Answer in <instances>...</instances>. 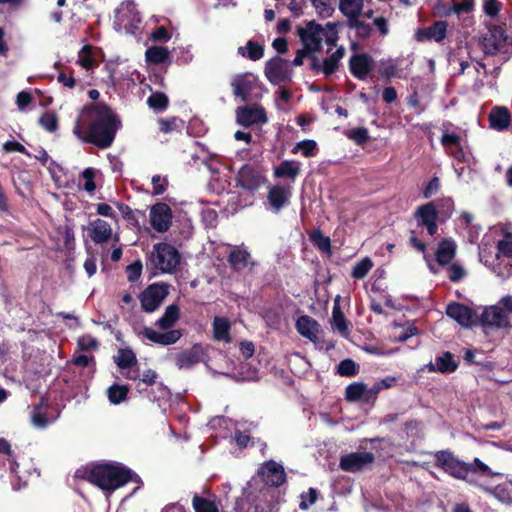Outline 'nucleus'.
Masks as SVG:
<instances>
[{"instance_id":"obj_10","label":"nucleus","mask_w":512,"mask_h":512,"mask_svg":"<svg viewBox=\"0 0 512 512\" xmlns=\"http://www.w3.org/2000/svg\"><path fill=\"white\" fill-rule=\"evenodd\" d=\"M236 122L244 127L264 125L268 122V116L261 105H245L237 108Z\"/></svg>"},{"instance_id":"obj_53","label":"nucleus","mask_w":512,"mask_h":512,"mask_svg":"<svg viewBox=\"0 0 512 512\" xmlns=\"http://www.w3.org/2000/svg\"><path fill=\"white\" fill-rule=\"evenodd\" d=\"M312 4L321 17H329L332 15L334 8L332 7V0H311Z\"/></svg>"},{"instance_id":"obj_40","label":"nucleus","mask_w":512,"mask_h":512,"mask_svg":"<svg viewBox=\"0 0 512 512\" xmlns=\"http://www.w3.org/2000/svg\"><path fill=\"white\" fill-rule=\"evenodd\" d=\"M115 362L120 369L124 370L135 366L137 357L130 348H122L119 349Z\"/></svg>"},{"instance_id":"obj_57","label":"nucleus","mask_w":512,"mask_h":512,"mask_svg":"<svg viewBox=\"0 0 512 512\" xmlns=\"http://www.w3.org/2000/svg\"><path fill=\"white\" fill-rule=\"evenodd\" d=\"M158 378V374L153 369H147L143 372L141 375V378L139 379V382L137 383L136 387L139 392H142L143 389L141 388V384H145L147 386H152L156 383Z\"/></svg>"},{"instance_id":"obj_6","label":"nucleus","mask_w":512,"mask_h":512,"mask_svg":"<svg viewBox=\"0 0 512 512\" xmlns=\"http://www.w3.org/2000/svg\"><path fill=\"white\" fill-rule=\"evenodd\" d=\"M492 271L501 279L512 275V235L507 234L498 242L495 259L490 264Z\"/></svg>"},{"instance_id":"obj_54","label":"nucleus","mask_w":512,"mask_h":512,"mask_svg":"<svg viewBox=\"0 0 512 512\" xmlns=\"http://www.w3.org/2000/svg\"><path fill=\"white\" fill-rule=\"evenodd\" d=\"M245 49L247 50V56L251 60L256 61V60H259L260 58H262V56H263L262 46H260L257 43H254L253 41H248ZM239 53H241L242 55H245L243 47L239 48Z\"/></svg>"},{"instance_id":"obj_4","label":"nucleus","mask_w":512,"mask_h":512,"mask_svg":"<svg viewBox=\"0 0 512 512\" xmlns=\"http://www.w3.org/2000/svg\"><path fill=\"white\" fill-rule=\"evenodd\" d=\"M141 18L133 3H122L115 12L114 28L120 34L135 35L140 29Z\"/></svg>"},{"instance_id":"obj_22","label":"nucleus","mask_w":512,"mask_h":512,"mask_svg":"<svg viewBox=\"0 0 512 512\" xmlns=\"http://www.w3.org/2000/svg\"><path fill=\"white\" fill-rule=\"evenodd\" d=\"M142 335L155 344L168 346L175 344L182 337V332L179 329L158 332L150 327H145L142 330Z\"/></svg>"},{"instance_id":"obj_14","label":"nucleus","mask_w":512,"mask_h":512,"mask_svg":"<svg viewBox=\"0 0 512 512\" xmlns=\"http://www.w3.org/2000/svg\"><path fill=\"white\" fill-rule=\"evenodd\" d=\"M291 73V63L285 59L274 57L266 63L265 75L273 84H279L289 80Z\"/></svg>"},{"instance_id":"obj_2","label":"nucleus","mask_w":512,"mask_h":512,"mask_svg":"<svg viewBox=\"0 0 512 512\" xmlns=\"http://www.w3.org/2000/svg\"><path fill=\"white\" fill-rule=\"evenodd\" d=\"M81 477L104 491H114L130 481L141 483L131 469L114 463L95 464L85 469Z\"/></svg>"},{"instance_id":"obj_26","label":"nucleus","mask_w":512,"mask_h":512,"mask_svg":"<svg viewBox=\"0 0 512 512\" xmlns=\"http://www.w3.org/2000/svg\"><path fill=\"white\" fill-rule=\"evenodd\" d=\"M169 294V290H143L140 294L141 307L146 312L155 311Z\"/></svg>"},{"instance_id":"obj_36","label":"nucleus","mask_w":512,"mask_h":512,"mask_svg":"<svg viewBox=\"0 0 512 512\" xmlns=\"http://www.w3.org/2000/svg\"><path fill=\"white\" fill-rule=\"evenodd\" d=\"M339 64L332 62L330 56L323 61H320L317 57H311V69L316 73H322L326 77L332 75L337 69Z\"/></svg>"},{"instance_id":"obj_15","label":"nucleus","mask_w":512,"mask_h":512,"mask_svg":"<svg viewBox=\"0 0 512 512\" xmlns=\"http://www.w3.org/2000/svg\"><path fill=\"white\" fill-rule=\"evenodd\" d=\"M375 461L372 452H352L341 456L339 467L347 472H359Z\"/></svg>"},{"instance_id":"obj_28","label":"nucleus","mask_w":512,"mask_h":512,"mask_svg":"<svg viewBox=\"0 0 512 512\" xmlns=\"http://www.w3.org/2000/svg\"><path fill=\"white\" fill-rule=\"evenodd\" d=\"M456 252V243L452 239L442 240L435 252L437 264L445 267L453 260Z\"/></svg>"},{"instance_id":"obj_12","label":"nucleus","mask_w":512,"mask_h":512,"mask_svg":"<svg viewBox=\"0 0 512 512\" xmlns=\"http://www.w3.org/2000/svg\"><path fill=\"white\" fill-rule=\"evenodd\" d=\"M227 259L231 268L236 272L251 273L257 265L247 247L244 245L231 247Z\"/></svg>"},{"instance_id":"obj_48","label":"nucleus","mask_w":512,"mask_h":512,"mask_svg":"<svg viewBox=\"0 0 512 512\" xmlns=\"http://www.w3.org/2000/svg\"><path fill=\"white\" fill-rule=\"evenodd\" d=\"M337 372L341 376L352 377L358 373V366L352 359H344L337 366Z\"/></svg>"},{"instance_id":"obj_60","label":"nucleus","mask_w":512,"mask_h":512,"mask_svg":"<svg viewBox=\"0 0 512 512\" xmlns=\"http://www.w3.org/2000/svg\"><path fill=\"white\" fill-rule=\"evenodd\" d=\"M349 26L354 28L357 34L361 37H367L370 35L371 27L369 24H366L362 21H359L358 18L355 20H349Z\"/></svg>"},{"instance_id":"obj_51","label":"nucleus","mask_w":512,"mask_h":512,"mask_svg":"<svg viewBox=\"0 0 512 512\" xmlns=\"http://www.w3.org/2000/svg\"><path fill=\"white\" fill-rule=\"evenodd\" d=\"M311 240L319 250L331 254V240L324 236L320 231H316L311 235Z\"/></svg>"},{"instance_id":"obj_29","label":"nucleus","mask_w":512,"mask_h":512,"mask_svg":"<svg viewBox=\"0 0 512 512\" xmlns=\"http://www.w3.org/2000/svg\"><path fill=\"white\" fill-rule=\"evenodd\" d=\"M276 503V500H271L262 506L249 498H240L236 501L234 510L235 512H272Z\"/></svg>"},{"instance_id":"obj_30","label":"nucleus","mask_w":512,"mask_h":512,"mask_svg":"<svg viewBox=\"0 0 512 512\" xmlns=\"http://www.w3.org/2000/svg\"><path fill=\"white\" fill-rule=\"evenodd\" d=\"M318 326L317 321L307 315L299 317L296 323L297 331L311 341L317 338Z\"/></svg>"},{"instance_id":"obj_27","label":"nucleus","mask_w":512,"mask_h":512,"mask_svg":"<svg viewBox=\"0 0 512 512\" xmlns=\"http://www.w3.org/2000/svg\"><path fill=\"white\" fill-rule=\"evenodd\" d=\"M427 368L430 372L452 373L457 370L458 363L454 360L453 354L446 351L442 356L436 357L435 363L430 362Z\"/></svg>"},{"instance_id":"obj_8","label":"nucleus","mask_w":512,"mask_h":512,"mask_svg":"<svg viewBox=\"0 0 512 512\" xmlns=\"http://www.w3.org/2000/svg\"><path fill=\"white\" fill-rule=\"evenodd\" d=\"M258 475L262 481L268 486L261 490L263 496L274 494V488H278L283 485L286 480V472L284 467L275 462L274 460L266 461L258 470ZM273 497V495H271Z\"/></svg>"},{"instance_id":"obj_23","label":"nucleus","mask_w":512,"mask_h":512,"mask_svg":"<svg viewBox=\"0 0 512 512\" xmlns=\"http://www.w3.org/2000/svg\"><path fill=\"white\" fill-rule=\"evenodd\" d=\"M204 351L200 344L181 351L176 355V366L179 369H189L203 360Z\"/></svg>"},{"instance_id":"obj_41","label":"nucleus","mask_w":512,"mask_h":512,"mask_svg":"<svg viewBox=\"0 0 512 512\" xmlns=\"http://www.w3.org/2000/svg\"><path fill=\"white\" fill-rule=\"evenodd\" d=\"M366 385L362 382L349 384L345 389V399L349 402H356L361 399L365 401Z\"/></svg>"},{"instance_id":"obj_45","label":"nucleus","mask_w":512,"mask_h":512,"mask_svg":"<svg viewBox=\"0 0 512 512\" xmlns=\"http://www.w3.org/2000/svg\"><path fill=\"white\" fill-rule=\"evenodd\" d=\"M318 497L319 492L316 488L313 487H310L306 492H302L300 494L299 509L303 511L308 510L317 502Z\"/></svg>"},{"instance_id":"obj_7","label":"nucleus","mask_w":512,"mask_h":512,"mask_svg":"<svg viewBox=\"0 0 512 512\" xmlns=\"http://www.w3.org/2000/svg\"><path fill=\"white\" fill-rule=\"evenodd\" d=\"M481 44L485 54H508L512 52V37L506 35L505 31L499 26L490 28L483 36Z\"/></svg>"},{"instance_id":"obj_9","label":"nucleus","mask_w":512,"mask_h":512,"mask_svg":"<svg viewBox=\"0 0 512 512\" xmlns=\"http://www.w3.org/2000/svg\"><path fill=\"white\" fill-rule=\"evenodd\" d=\"M152 261L163 272H172L180 262L176 248L167 243H158L153 247Z\"/></svg>"},{"instance_id":"obj_19","label":"nucleus","mask_w":512,"mask_h":512,"mask_svg":"<svg viewBox=\"0 0 512 512\" xmlns=\"http://www.w3.org/2000/svg\"><path fill=\"white\" fill-rule=\"evenodd\" d=\"M265 182V177L253 166L244 165L238 172L237 183L243 189L255 191Z\"/></svg>"},{"instance_id":"obj_37","label":"nucleus","mask_w":512,"mask_h":512,"mask_svg":"<svg viewBox=\"0 0 512 512\" xmlns=\"http://www.w3.org/2000/svg\"><path fill=\"white\" fill-rule=\"evenodd\" d=\"M145 58L148 63L158 65L169 59V51L163 46H152L146 50Z\"/></svg>"},{"instance_id":"obj_49","label":"nucleus","mask_w":512,"mask_h":512,"mask_svg":"<svg viewBox=\"0 0 512 512\" xmlns=\"http://www.w3.org/2000/svg\"><path fill=\"white\" fill-rule=\"evenodd\" d=\"M148 106L153 110H163L167 107L168 98L164 93H152L147 99Z\"/></svg>"},{"instance_id":"obj_42","label":"nucleus","mask_w":512,"mask_h":512,"mask_svg":"<svg viewBox=\"0 0 512 512\" xmlns=\"http://www.w3.org/2000/svg\"><path fill=\"white\" fill-rule=\"evenodd\" d=\"M192 506L195 512H219L214 501L204 498L198 494L193 496Z\"/></svg>"},{"instance_id":"obj_13","label":"nucleus","mask_w":512,"mask_h":512,"mask_svg":"<svg viewBox=\"0 0 512 512\" xmlns=\"http://www.w3.org/2000/svg\"><path fill=\"white\" fill-rule=\"evenodd\" d=\"M446 314L462 327L470 328L479 325L476 312L465 304L452 302L447 305Z\"/></svg>"},{"instance_id":"obj_38","label":"nucleus","mask_w":512,"mask_h":512,"mask_svg":"<svg viewBox=\"0 0 512 512\" xmlns=\"http://www.w3.org/2000/svg\"><path fill=\"white\" fill-rule=\"evenodd\" d=\"M130 388L128 385L113 384L107 389V397L111 404L118 405L127 399Z\"/></svg>"},{"instance_id":"obj_35","label":"nucleus","mask_w":512,"mask_h":512,"mask_svg":"<svg viewBox=\"0 0 512 512\" xmlns=\"http://www.w3.org/2000/svg\"><path fill=\"white\" fill-rule=\"evenodd\" d=\"M180 310L175 304L169 305L164 314L157 320L156 325L163 330L170 329L179 319Z\"/></svg>"},{"instance_id":"obj_20","label":"nucleus","mask_w":512,"mask_h":512,"mask_svg":"<svg viewBox=\"0 0 512 512\" xmlns=\"http://www.w3.org/2000/svg\"><path fill=\"white\" fill-rule=\"evenodd\" d=\"M478 321L483 327L503 328L509 325L506 312L498 306L485 308Z\"/></svg>"},{"instance_id":"obj_63","label":"nucleus","mask_w":512,"mask_h":512,"mask_svg":"<svg viewBox=\"0 0 512 512\" xmlns=\"http://www.w3.org/2000/svg\"><path fill=\"white\" fill-rule=\"evenodd\" d=\"M419 333V329L414 325L410 324L406 328H404L396 337V342H405L409 338L417 335Z\"/></svg>"},{"instance_id":"obj_62","label":"nucleus","mask_w":512,"mask_h":512,"mask_svg":"<svg viewBox=\"0 0 512 512\" xmlns=\"http://www.w3.org/2000/svg\"><path fill=\"white\" fill-rule=\"evenodd\" d=\"M3 149L6 151V152H19V153H22V154H25L27 155L28 157L31 156V153H29L27 151V149L25 148L24 145H22L21 143L15 141V140H10V141H6L4 144H3Z\"/></svg>"},{"instance_id":"obj_39","label":"nucleus","mask_w":512,"mask_h":512,"mask_svg":"<svg viewBox=\"0 0 512 512\" xmlns=\"http://www.w3.org/2000/svg\"><path fill=\"white\" fill-rule=\"evenodd\" d=\"M214 338L230 342V323L226 318L216 317L213 321Z\"/></svg>"},{"instance_id":"obj_61","label":"nucleus","mask_w":512,"mask_h":512,"mask_svg":"<svg viewBox=\"0 0 512 512\" xmlns=\"http://www.w3.org/2000/svg\"><path fill=\"white\" fill-rule=\"evenodd\" d=\"M141 272H142V263L140 261H136V262L130 264L129 266H127V269H126L127 278L130 282L137 281L141 276Z\"/></svg>"},{"instance_id":"obj_17","label":"nucleus","mask_w":512,"mask_h":512,"mask_svg":"<svg viewBox=\"0 0 512 512\" xmlns=\"http://www.w3.org/2000/svg\"><path fill=\"white\" fill-rule=\"evenodd\" d=\"M88 232L91 240L96 244H102L113 239L119 242V235L113 234L111 225L100 218L91 221L88 225Z\"/></svg>"},{"instance_id":"obj_50","label":"nucleus","mask_w":512,"mask_h":512,"mask_svg":"<svg viewBox=\"0 0 512 512\" xmlns=\"http://www.w3.org/2000/svg\"><path fill=\"white\" fill-rule=\"evenodd\" d=\"M447 153L451 155L454 159L462 162L468 163L470 155L463 149L461 140L457 141V144H453L446 148Z\"/></svg>"},{"instance_id":"obj_52","label":"nucleus","mask_w":512,"mask_h":512,"mask_svg":"<svg viewBox=\"0 0 512 512\" xmlns=\"http://www.w3.org/2000/svg\"><path fill=\"white\" fill-rule=\"evenodd\" d=\"M78 62L82 67L86 69L93 68L97 64L96 60L92 57L91 46L85 45L80 50L78 55Z\"/></svg>"},{"instance_id":"obj_59","label":"nucleus","mask_w":512,"mask_h":512,"mask_svg":"<svg viewBox=\"0 0 512 512\" xmlns=\"http://www.w3.org/2000/svg\"><path fill=\"white\" fill-rule=\"evenodd\" d=\"M98 341L91 336H82L77 340V346L81 351H88L98 348Z\"/></svg>"},{"instance_id":"obj_33","label":"nucleus","mask_w":512,"mask_h":512,"mask_svg":"<svg viewBox=\"0 0 512 512\" xmlns=\"http://www.w3.org/2000/svg\"><path fill=\"white\" fill-rule=\"evenodd\" d=\"M364 0H340L339 9L348 20L358 18L363 10Z\"/></svg>"},{"instance_id":"obj_47","label":"nucleus","mask_w":512,"mask_h":512,"mask_svg":"<svg viewBox=\"0 0 512 512\" xmlns=\"http://www.w3.org/2000/svg\"><path fill=\"white\" fill-rule=\"evenodd\" d=\"M333 325L343 336L348 335L349 328L344 314L338 307H334L332 315Z\"/></svg>"},{"instance_id":"obj_31","label":"nucleus","mask_w":512,"mask_h":512,"mask_svg":"<svg viewBox=\"0 0 512 512\" xmlns=\"http://www.w3.org/2000/svg\"><path fill=\"white\" fill-rule=\"evenodd\" d=\"M301 170V164L296 161L284 160L274 169L276 178H287L294 181Z\"/></svg>"},{"instance_id":"obj_55","label":"nucleus","mask_w":512,"mask_h":512,"mask_svg":"<svg viewBox=\"0 0 512 512\" xmlns=\"http://www.w3.org/2000/svg\"><path fill=\"white\" fill-rule=\"evenodd\" d=\"M446 273L448 278L454 283L460 282L467 275L466 270L458 264H451L447 266Z\"/></svg>"},{"instance_id":"obj_1","label":"nucleus","mask_w":512,"mask_h":512,"mask_svg":"<svg viewBox=\"0 0 512 512\" xmlns=\"http://www.w3.org/2000/svg\"><path fill=\"white\" fill-rule=\"evenodd\" d=\"M118 129L116 116L105 105H94L82 111L74 128V134L82 141L108 148Z\"/></svg>"},{"instance_id":"obj_3","label":"nucleus","mask_w":512,"mask_h":512,"mask_svg":"<svg viewBox=\"0 0 512 512\" xmlns=\"http://www.w3.org/2000/svg\"><path fill=\"white\" fill-rule=\"evenodd\" d=\"M297 34L306 51L312 53L321 49L324 40L328 45H334L337 40V32L333 23H327L323 27L310 21L304 27H298Z\"/></svg>"},{"instance_id":"obj_21","label":"nucleus","mask_w":512,"mask_h":512,"mask_svg":"<svg viewBox=\"0 0 512 512\" xmlns=\"http://www.w3.org/2000/svg\"><path fill=\"white\" fill-rule=\"evenodd\" d=\"M256 85L257 78L249 73L236 75L231 81L234 95L244 102L249 100L250 94Z\"/></svg>"},{"instance_id":"obj_18","label":"nucleus","mask_w":512,"mask_h":512,"mask_svg":"<svg viewBox=\"0 0 512 512\" xmlns=\"http://www.w3.org/2000/svg\"><path fill=\"white\" fill-rule=\"evenodd\" d=\"M419 226L425 227L429 235L433 236L438 231L437 218L438 211L433 202L421 205L415 213Z\"/></svg>"},{"instance_id":"obj_5","label":"nucleus","mask_w":512,"mask_h":512,"mask_svg":"<svg viewBox=\"0 0 512 512\" xmlns=\"http://www.w3.org/2000/svg\"><path fill=\"white\" fill-rule=\"evenodd\" d=\"M435 466L441 468L450 476L465 480L470 471H474L473 464L455 458L453 453L449 450L437 451L434 455Z\"/></svg>"},{"instance_id":"obj_56","label":"nucleus","mask_w":512,"mask_h":512,"mask_svg":"<svg viewBox=\"0 0 512 512\" xmlns=\"http://www.w3.org/2000/svg\"><path fill=\"white\" fill-rule=\"evenodd\" d=\"M39 124L48 132H54L58 128V121L55 114L47 112L39 119Z\"/></svg>"},{"instance_id":"obj_43","label":"nucleus","mask_w":512,"mask_h":512,"mask_svg":"<svg viewBox=\"0 0 512 512\" xmlns=\"http://www.w3.org/2000/svg\"><path fill=\"white\" fill-rule=\"evenodd\" d=\"M399 59H382L380 61V74L388 79L398 76Z\"/></svg>"},{"instance_id":"obj_11","label":"nucleus","mask_w":512,"mask_h":512,"mask_svg":"<svg viewBox=\"0 0 512 512\" xmlns=\"http://www.w3.org/2000/svg\"><path fill=\"white\" fill-rule=\"evenodd\" d=\"M292 186L290 184H275L268 188V208L275 214L290 204Z\"/></svg>"},{"instance_id":"obj_46","label":"nucleus","mask_w":512,"mask_h":512,"mask_svg":"<svg viewBox=\"0 0 512 512\" xmlns=\"http://www.w3.org/2000/svg\"><path fill=\"white\" fill-rule=\"evenodd\" d=\"M372 267V260L369 257H365L354 265L351 275L355 279H363Z\"/></svg>"},{"instance_id":"obj_32","label":"nucleus","mask_w":512,"mask_h":512,"mask_svg":"<svg viewBox=\"0 0 512 512\" xmlns=\"http://www.w3.org/2000/svg\"><path fill=\"white\" fill-rule=\"evenodd\" d=\"M490 126L496 130H504L510 124V113L505 107H495L489 115Z\"/></svg>"},{"instance_id":"obj_24","label":"nucleus","mask_w":512,"mask_h":512,"mask_svg":"<svg viewBox=\"0 0 512 512\" xmlns=\"http://www.w3.org/2000/svg\"><path fill=\"white\" fill-rule=\"evenodd\" d=\"M447 32V22L437 21L433 25L418 29L415 34V38L419 42L424 41H435L441 42L445 39Z\"/></svg>"},{"instance_id":"obj_16","label":"nucleus","mask_w":512,"mask_h":512,"mask_svg":"<svg viewBox=\"0 0 512 512\" xmlns=\"http://www.w3.org/2000/svg\"><path fill=\"white\" fill-rule=\"evenodd\" d=\"M149 221L153 229L157 232H166L172 223L171 208L165 203L153 205L149 212Z\"/></svg>"},{"instance_id":"obj_44","label":"nucleus","mask_w":512,"mask_h":512,"mask_svg":"<svg viewBox=\"0 0 512 512\" xmlns=\"http://www.w3.org/2000/svg\"><path fill=\"white\" fill-rule=\"evenodd\" d=\"M317 143L314 140H303L298 142L292 149V153H301L303 156L309 158L313 157L316 153Z\"/></svg>"},{"instance_id":"obj_58","label":"nucleus","mask_w":512,"mask_h":512,"mask_svg":"<svg viewBox=\"0 0 512 512\" xmlns=\"http://www.w3.org/2000/svg\"><path fill=\"white\" fill-rule=\"evenodd\" d=\"M153 186V194L154 195H162L167 188L168 181L166 177H162L160 175H154L151 179Z\"/></svg>"},{"instance_id":"obj_64","label":"nucleus","mask_w":512,"mask_h":512,"mask_svg":"<svg viewBox=\"0 0 512 512\" xmlns=\"http://www.w3.org/2000/svg\"><path fill=\"white\" fill-rule=\"evenodd\" d=\"M348 138L356 142L357 144H363L368 139V132L365 128H357L348 132Z\"/></svg>"},{"instance_id":"obj_34","label":"nucleus","mask_w":512,"mask_h":512,"mask_svg":"<svg viewBox=\"0 0 512 512\" xmlns=\"http://www.w3.org/2000/svg\"><path fill=\"white\" fill-rule=\"evenodd\" d=\"M192 159L195 163L200 162L211 169L210 163L216 161L217 155L214 152H211L204 144L196 142L194 144Z\"/></svg>"},{"instance_id":"obj_25","label":"nucleus","mask_w":512,"mask_h":512,"mask_svg":"<svg viewBox=\"0 0 512 512\" xmlns=\"http://www.w3.org/2000/svg\"><path fill=\"white\" fill-rule=\"evenodd\" d=\"M349 68L358 79H364L373 69V59L368 54H355L350 58Z\"/></svg>"}]
</instances>
